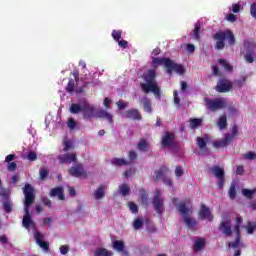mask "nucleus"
I'll use <instances>...</instances> for the list:
<instances>
[{
  "instance_id": "nucleus-1",
  "label": "nucleus",
  "mask_w": 256,
  "mask_h": 256,
  "mask_svg": "<svg viewBox=\"0 0 256 256\" xmlns=\"http://www.w3.org/2000/svg\"><path fill=\"white\" fill-rule=\"evenodd\" d=\"M24 193V216L22 220V225L25 229H29L31 225H35L33 219H31V206L35 203V188L31 184H25L23 188Z\"/></svg>"
},
{
  "instance_id": "nucleus-2",
  "label": "nucleus",
  "mask_w": 256,
  "mask_h": 256,
  "mask_svg": "<svg viewBox=\"0 0 256 256\" xmlns=\"http://www.w3.org/2000/svg\"><path fill=\"white\" fill-rule=\"evenodd\" d=\"M144 81L146 83L141 84V89L144 91V93H154L156 97L159 99L161 98V89L159 88V85L157 84V72L155 70L150 69L148 70L144 75Z\"/></svg>"
},
{
  "instance_id": "nucleus-3",
  "label": "nucleus",
  "mask_w": 256,
  "mask_h": 256,
  "mask_svg": "<svg viewBox=\"0 0 256 256\" xmlns=\"http://www.w3.org/2000/svg\"><path fill=\"white\" fill-rule=\"evenodd\" d=\"M70 113L72 115H78V113H82L83 119H93L95 117V106L89 101L84 100L83 102L79 103H72L69 108Z\"/></svg>"
},
{
  "instance_id": "nucleus-4",
  "label": "nucleus",
  "mask_w": 256,
  "mask_h": 256,
  "mask_svg": "<svg viewBox=\"0 0 256 256\" xmlns=\"http://www.w3.org/2000/svg\"><path fill=\"white\" fill-rule=\"evenodd\" d=\"M153 65H164L166 68L167 75H172L173 71L178 75H185V68L181 64H177L173 62L170 58H153L152 60Z\"/></svg>"
},
{
  "instance_id": "nucleus-5",
  "label": "nucleus",
  "mask_w": 256,
  "mask_h": 256,
  "mask_svg": "<svg viewBox=\"0 0 256 256\" xmlns=\"http://www.w3.org/2000/svg\"><path fill=\"white\" fill-rule=\"evenodd\" d=\"M213 39L216 41L214 48L218 51L225 49V40L230 46L235 45V34L231 30L218 31L213 35Z\"/></svg>"
},
{
  "instance_id": "nucleus-6",
  "label": "nucleus",
  "mask_w": 256,
  "mask_h": 256,
  "mask_svg": "<svg viewBox=\"0 0 256 256\" xmlns=\"http://www.w3.org/2000/svg\"><path fill=\"white\" fill-rule=\"evenodd\" d=\"M172 203L177 207L179 213L183 215L184 223L187 225V227H189V229H192V227H195V225H197V221L189 218V208H187V204H185V202L177 204V198H173Z\"/></svg>"
},
{
  "instance_id": "nucleus-7",
  "label": "nucleus",
  "mask_w": 256,
  "mask_h": 256,
  "mask_svg": "<svg viewBox=\"0 0 256 256\" xmlns=\"http://www.w3.org/2000/svg\"><path fill=\"white\" fill-rule=\"evenodd\" d=\"M239 134V127L234 124L232 126V134L226 133L224 135V138H222L219 141H214L213 142V147L219 148V147H227L235 137Z\"/></svg>"
},
{
  "instance_id": "nucleus-8",
  "label": "nucleus",
  "mask_w": 256,
  "mask_h": 256,
  "mask_svg": "<svg viewBox=\"0 0 256 256\" xmlns=\"http://www.w3.org/2000/svg\"><path fill=\"white\" fill-rule=\"evenodd\" d=\"M206 107L215 113V111H219L221 109H225L227 107V103L223 98H215V99H205Z\"/></svg>"
},
{
  "instance_id": "nucleus-9",
  "label": "nucleus",
  "mask_w": 256,
  "mask_h": 256,
  "mask_svg": "<svg viewBox=\"0 0 256 256\" xmlns=\"http://www.w3.org/2000/svg\"><path fill=\"white\" fill-rule=\"evenodd\" d=\"M154 210L158 215H163V209H165V200L161 196V190L156 189L154 191V197L152 199Z\"/></svg>"
},
{
  "instance_id": "nucleus-10",
  "label": "nucleus",
  "mask_w": 256,
  "mask_h": 256,
  "mask_svg": "<svg viewBox=\"0 0 256 256\" xmlns=\"http://www.w3.org/2000/svg\"><path fill=\"white\" fill-rule=\"evenodd\" d=\"M167 173H169V168L167 166H162L159 170L155 171V179L156 181H160V179H162L165 185H168V187H173V181L171 180V178L165 176L167 175Z\"/></svg>"
},
{
  "instance_id": "nucleus-11",
  "label": "nucleus",
  "mask_w": 256,
  "mask_h": 256,
  "mask_svg": "<svg viewBox=\"0 0 256 256\" xmlns=\"http://www.w3.org/2000/svg\"><path fill=\"white\" fill-rule=\"evenodd\" d=\"M231 89H233V82L225 78H220L215 86L217 93H229Z\"/></svg>"
},
{
  "instance_id": "nucleus-12",
  "label": "nucleus",
  "mask_w": 256,
  "mask_h": 256,
  "mask_svg": "<svg viewBox=\"0 0 256 256\" xmlns=\"http://www.w3.org/2000/svg\"><path fill=\"white\" fill-rule=\"evenodd\" d=\"M218 229L226 237H231V235H233L231 219L228 218V219L220 221Z\"/></svg>"
},
{
  "instance_id": "nucleus-13",
  "label": "nucleus",
  "mask_w": 256,
  "mask_h": 256,
  "mask_svg": "<svg viewBox=\"0 0 256 256\" xmlns=\"http://www.w3.org/2000/svg\"><path fill=\"white\" fill-rule=\"evenodd\" d=\"M68 173L72 177H84V179H87L88 177L87 171H85L83 164H76L68 170Z\"/></svg>"
},
{
  "instance_id": "nucleus-14",
  "label": "nucleus",
  "mask_w": 256,
  "mask_h": 256,
  "mask_svg": "<svg viewBox=\"0 0 256 256\" xmlns=\"http://www.w3.org/2000/svg\"><path fill=\"white\" fill-rule=\"evenodd\" d=\"M175 145V133L166 131L161 138V146L164 148L173 147Z\"/></svg>"
},
{
  "instance_id": "nucleus-15",
  "label": "nucleus",
  "mask_w": 256,
  "mask_h": 256,
  "mask_svg": "<svg viewBox=\"0 0 256 256\" xmlns=\"http://www.w3.org/2000/svg\"><path fill=\"white\" fill-rule=\"evenodd\" d=\"M123 118L131 119L132 121H141L143 119V116L141 115V112H139L137 108H132L124 112Z\"/></svg>"
},
{
  "instance_id": "nucleus-16",
  "label": "nucleus",
  "mask_w": 256,
  "mask_h": 256,
  "mask_svg": "<svg viewBox=\"0 0 256 256\" xmlns=\"http://www.w3.org/2000/svg\"><path fill=\"white\" fill-rule=\"evenodd\" d=\"M34 239H35L37 245H39V247H41V249H43V251L48 253L49 243H47L46 241H43V239H45V236H43V234H41V232L36 230L34 233Z\"/></svg>"
},
{
  "instance_id": "nucleus-17",
  "label": "nucleus",
  "mask_w": 256,
  "mask_h": 256,
  "mask_svg": "<svg viewBox=\"0 0 256 256\" xmlns=\"http://www.w3.org/2000/svg\"><path fill=\"white\" fill-rule=\"evenodd\" d=\"M58 159L61 165H65L66 163H75V161H77V154L75 153L63 154V155H60Z\"/></svg>"
},
{
  "instance_id": "nucleus-18",
  "label": "nucleus",
  "mask_w": 256,
  "mask_h": 256,
  "mask_svg": "<svg viewBox=\"0 0 256 256\" xmlns=\"http://www.w3.org/2000/svg\"><path fill=\"white\" fill-rule=\"evenodd\" d=\"M112 247L118 253H122V255L129 256V252L127 250H125V242L123 240L113 241Z\"/></svg>"
},
{
  "instance_id": "nucleus-19",
  "label": "nucleus",
  "mask_w": 256,
  "mask_h": 256,
  "mask_svg": "<svg viewBox=\"0 0 256 256\" xmlns=\"http://www.w3.org/2000/svg\"><path fill=\"white\" fill-rule=\"evenodd\" d=\"M207 141H209V135L204 134L202 137H196V145L200 151H209L207 148Z\"/></svg>"
},
{
  "instance_id": "nucleus-20",
  "label": "nucleus",
  "mask_w": 256,
  "mask_h": 256,
  "mask_svg": "<svg viewBox=\"0 0 256 256\" xmlns=\"http://www.w3.org/2000/svg\"><path fill=\"white\" fill-rule=\"evenodd\" d=\"M199 217L200 219H207L208 221H213V214H211V209H209V207H207L205 204L201 205Z\"/></svg>"
},
{
  "instance_id": "nucleus-21",
  "label": "nucleus",
  "mask_w": 256,
  "mask_h": 256,
  "mask_svg": "<svg viewBox=\"0 0 256 256\" xmlns=\"http://www.w3.org/2000/svg\"><path fill=\"white\" fill-rule=\"evenodd\" d=\"M140 202L143 207H149V193L143 188L138 191Z\"/></svg>"
},
{
  "instance_id": "nucleus-22",
  "label": "nucleus",
  "mask_w": 256,
  "mask_h": 256,
  "mask_svg": "<svg viewBox=\"0 0 256 256\" xmlns=\"http://www.w3.org/2000/svg\"><path fill=\"white\" fill-rule=\"evenodd\" d=\"M138 151H141L142 153H147L151 150V146L149 145V142L145 138L140 139L138 145H137Z\"/></svg>"
},
{
  "instance_id": "nucleus-23",
  "label": "nucleus",
  "mask_w": 256,
  "mask_h": 256,
  "mask_svg": "<svg viewBox=\"0 0 256 256\" xmlns=\"http://www.w3.org/2000/svg\"><path fill=\"white\" fill-rule=\"evenodd\" d=\"M51 197H58L60 201H65V195L63 194V189L61 187L52 188L50 191Z\"/></svg>"
},
{
  "instance_id": "nucleus-24",
  "label": "nucleus",
  "mask_w": 256,
  "mask_h": 256,
  "mask_svg": "<svg viewBox=\"0 0 256 256\" xmlns=\"http://www.w3.org/2000/svg\"><path fill=\"white\" fill-rule=\"evenodd\" d=\"M210 171H212L216 179H223L225 177V170L219 166H213L210 168Z\"/></svg>"
},
{
  "instance_id": "nucleus-25",
  "label": "nucleus",
  "mask_w": 256,
  "mask_h": 256,
  "mask_svg": "<svg viewBox=\"0 0 256 256\" xmlns=\"http://www.w3.org/2000/svg\"><path fill=\"white\" fill-rule=\"evenodd\" d=\"M96 115L99 119H106L109 123H113V115L106 110H99Z\"/></svg>"
},
{
  "instance_id": "nucleus-26",
  "label": "nucleus",
  "mask_w": 256,
  "mask_h": 256,
  "mask_svg": "<svg viewBox=\"0 0 256 256\" xmlns=\"http://www.w3.org/2000/svg\"><path fill=\"white\" fill-rule=\"evenodd\" d=\"M201 23H196L194 25V30L192 31V37L195 41H201Z\"/></svg>"
},
{
  "instance_id": "nucleus-27",
  "label": "nucleus",
  "mask_w": 256,
  "mask_h": 256,
  "mask_svg": "<svg viewBox=\"0 0 256 256\" xmlns=\"http://www.w3.org/2000/svg\"><path fill=\"white\" fill-rule=\"evenodd\" d=\"M105 197V185L100 184L98 189L94 192V198L96 201H99V199H103Z\"/></svg>"
},
{
  "instance_id": "nucleus-28",
  "label": "nucleus",
  "mask_w": 256,
  "mask_h": 256,
  "mask_svg": "<svg viewBox=\"0 0 256 256\" xmlns=\"http://www.w3.org/2000/svg\"><path fill=\"white\" fill-rule=\"evenodd\" d=\"M111 163L116 167H123V165H131V162L125 160V158H113Z\"/></svg>"
},
{
  "instance_id": "nucleus-29",
  "label": "nucleus",
  "mask_w": 256,
  "mask_h": 256,
  "mask_svg": "<svg viewBox=\"0 0 256 256\" xmlns=\"http://www.w3.org/2000/svg\"><path fill=\"white\" fill-rule=\"evenodd\" d=\"M241 225H243V218L241 216L236 217L234 233L235 235L241 234Z\"/></svg>"
},
{
  "instance_id": "nucleus-30",
  "label": "nucleus",
  "mask_w": 256,
  "mask_h": 256,
  "mask_svg": "<svg viewBox=\"0 0 256 256\" xmlns=\"http://www.w3.org/2000/svg\"><path fill=\"white\" fill-rule=\"evenodd\" d=\"M228 247H232V249H237V247H245L243 243H241V234H236V239L234 242L228 244Z\"/></svg>"
},
{
  "instance_id": "nucleus-31",
  "label": "nucleus",
  "mask_w": 256,
  "mask_h": 256,
  "mask_svg": "<svg viewBox=\"0 0 256 256\" xmlns=\"http://www.w3.org/2000/svg\"><path fill=\"white\" fill-rule=\"evenodd\" d=\"M217 126L221 131H223V129H227V115L224 114L219 117Z\"/></svg>"
},
{
  "instance_id": "nucleus-32",
  "label": "nucleus",
  "mask_w": 256,
  "mask_h": 256,
  "mask_svg": "<svg viewBox=\"0 0 256 256\" xmlns=\"http://www.w3.org/2000/svg\"><path fill=\"white\" fill-rule=\"evenodd\" d=\"M112 255H113V251L108 250L107 248H99L94 253V256H112Z\"/></svg>"
},
{
  "instance_id": "nucleus-33",
  "label": "nucleus",
  "mask_w": 256,
  "mask_h": 256,
  "mask_svg": "<svg viewBox=\"0 0 256 256\" xmlns=\"http://www.w3.org/2000/svg\"><path fill=\"white\" fill-rule=\"evenodd\" d=\"M218 63L224 67L225 71H228L229 73H231L233 71V66H231V64H229V62H227V60L220 58L218 60Z\"/></svg>"
},
{
  "instance_id": "nucleus-34",
  "label": "nucleus",
  "mask_w": 256,
  "mask_h": 256,
  "mask_svg": "<svg viewBox=\"0 0 256 256\" xmlns=\"http://www.w3.org/2000/svg\"><path fill=\"white\" fill-rule=\"evenodd\" d=\"M205 247V238H198L194 243V251H201Z\"/></svg>"
},
{
  "instance_id": "nucleus-35",
  "label": "nucleus",
  "mask_w": 256,
  "mask_h": 256,
  "mask_svg": "<svg viewBox=\"0 0 256 256\" xmlns=\"http://www.w3.org/2000/svg\"><path fill=\"white\" fill-rule=\"evenodd\" d=\"M203 123L201 118H191L190 119V127L191 129H199V126Z\"/></svg>"
},
{
  "instance_id": "nucleus-36",
  "label": "nucleus",
  "mask_w": 256,
  "mask_h": 256,
  "mask_svg": "<svg viewBox=\"0 0 256 256\" xmlns=\"http://www.w3.org/2000/svg\"><path fill=\"white\" fill-rule=\"evenodd\" d=\"M256 193V188L249 190L247 188L242 189V195L246 197V199H253V195Z\"/></svg>"
},
{
  "instance_id": "nucleus-37",
  "label": "nucleus",
  "mask_w": 256,
  "mask_h": 256,
  "mask_svg": "<svg viewBox=\"0 0 256 256\" xmlns=\"http://www.w3.org/2000/svg\"><path fill=\"white\" fill-rule=\"evenodd\" d=\"M119 191L123 197H127V195H129V192L131 191V188H129V185L124 183L119 186Z\"/></svg>"
},
{
  "instance_id": "nucleus-38",
  "label": "nucleus",
  "mask_w": 256,
  "mask_h": 256,
  "mask_svg": "<svg viewBox=\"0 0 256 256\" xmlns=\"http://www.w3.org/2000/svg\"><path fill=\"white\" fill-rule=\"evenodd\" d=\"M142 103H143V108H144V111L146 113H152L153 111V108L151 107V102L149 101L148 98H144L142 100Z\"/></svg>"
},
{
  "instance_id": "nucleus-39",
  "label": "nucleus",
  "mask_w": 256,
  "mask_h": 256,
  "mask_svg": "<svg viewBox=\"0 0 256 256\" xmlns=\"http://www.w3.org/2000/svg\"><path fill=\"white\" fill-rule=\"evenodd\" d=\"M3 209L5 213H11L13 211V203L11 200L3 202Z\"/></svg>"
},
{
  "instance_id": "nucleus-40",
  "label": "nucleus",
  "mask_w": 256,
  "mask_h": 256,
  "mask_svg": "<svg viewBox=\"0 0 256 256\" xmlns=\"http://www.w3.org/2000/svg\"><path fill=\"white\" fill-rule=\"evenodd\" d=\"M123 36V31L121 30H113L112 31V37L114 41L118 42L121 41V37Z\"/></svg>"
},
{
  "instance_id": "nucleus-41",
  "label": "nucleus",
  "mask_w": 256,
  "mask_h": 256,
  "mask_svg": "<svg viewBox=\"0 0 256 256\" xmlns=\"http://www.w3.org/2000/svg\"><path fill=\"white\" fill-rule=\"evenodd\" d=\"M230 199H235L237 197V188L235 187V184H231L229 192H228Z\"/></svg>"
},
{
  "instance_id": "nucleus-42",
  "label": "nucleus",
  "mask_w": 256,
  "mask_h": 256,
  "mask_svg": "<svg viewBox=\"0 0 256 256\" xmlns=\"http://www.w3.org/2000/svg\"><path fill=\"white\" fill-rule=\"evenodd\" d=\"M254 56H255V52L253 51L247 52L244 56L245 61H247L248 63H254L255 61Z\"/></svg>"
},
{
  "instance_id": "nucleus-43",
  "label": "nucleus",
  "mask_w": 256,
  "mask_h": 256,
  "mask_svg": "<svg viewBox=\"0 0 256 256\" xmlns=\"http://www.w3.org/2000/svg\"><path fill=\"white\" fill-rule=\"evenodd\" d=\"M39 175H40V180L45 181L47 177H49V170H47L46 168H41L39 171Z\"/></svg>"
},
{
  "instance_id": "nucleus-44",
  "label": "nucleus",
  "mask_w": 256,
  "mask_h": 256,
  "mask_svg": "<svg viewBox=\"0 0 256 256\" xmlns=\"http://www.w3.org/2000/svg\"><path fill=\"white\" fill-rule=\"evenodd\" d=\"M67 93H73L75 91V80L70 79L66 86Z\"/></svg>"
},
{
  "instance_id": "nucleus-45",
  "label": "nucleus",
  "mask_w": 256,
  "mask_h": 256,
  "mask_svg": "<svg viewBox=\"0 0 256 256\" xmlns=\"http://www.w3.org/2000/svg\"><path fill=\"white\" fill-rule=\"evenodd\" d=\"M128 207L131 211V213L137 214L139 213V206H137V204H135V202H128Z\"/></svg>"
},
{
  "instance_id": "nucleus-46",
  "label": "nucleus",
  "mask_w": 256,
  "mask_h": 256,
  "mask_svg": "<svg viewBox=\"0 0 256 256\" xmlns=\"http://www.w3.org/2000/svg\"><path fill=\"white\" fill-rule=\"evenodd\" d=\"M128 158H129V161L128 163H133L134 161H137V152H135L134 150H130L128 152Z\"/></svg>"
},
{
  "instance_id": "nucleus-47",
  "label": "nucleus",
  "mask_w": 256,
  "mask_h": 256,
  "mask_svg": "<svg viewBox=\"0 0 256 256\" xmlns=\"http://www.w3.org/2000/svg\"><path fill=\"white\" fill-rule=\"evenodd\" d=\"M144 223L141 218L135 219L133 223V227L135 230H139L143 227Z\"/></svg>"
},
{
  "instance_id": "nucleus-48",
  "label": "nucleus",
  "mask_w": 256,
  "mask_h": 256,
  "mask_svg": "<svg viewBox=\"0 0 256 256\" xmlns=\"http://www.w3.org/2000/svg\"><path fill=\"white\" fill-rule=\"evenodd\" d=\"M232 85H233L234 89H241V87H243V85H245V79L235 80Z\"/></svg>"
},
{
  "instance_id": "nucleus-49",
  "label": "nucleus",
  "mask_w": 256,
  "mask_h": 256,
  "mask_svg": "<svg viewBox=\"0 0 256 256\" xmlns=\"http://www.w3.org/2000/svg\"><path fill=\"white\" fill-rule=\"evenodd\" d=\"M116 105L120 111H123V109H127L129 103L119 100L118 102H116Z\"/></svg>"
},
{
  "instance_id": "nucleus-50",
  "label": "nucleus",
  "mask_w": 256,
  "mask_h": 256,
  "mask_svg": "<svg viewBox=\"0 0 256 256\" xmlns=\"http://www.w3.org/2000/svg\"><path fill=\"white\" fill-rule=\"evenodd\" d=\"M63 145H64L65 152L69 151V149H73V142H71V140H65L63 142Z\"/></svg>"
},
{
  "instance_id": "nucleus-51",
  "label": "nucleus",
  "mask_w": 256,
  "mask_h": 256,
  "mask_svg": "<svg viewBox=\"0 0 256 256\" xmlns=\"http://www.w3.org/2000/svg\"><path fill=\"white\" fill-rule=\"evenodd\" d=\"M28 161H37V153L35 151H30L27 155Z\"/></svg>"
},
{
  "instance_id": "nucleus-52",
  "label": "nucleus",
  "mask_w": 256,
  "mask_h": 256,
  "mask_svg": "<svg viewBox=\"0 0 256 256\" xmlns=\"http://www.w3.org/2000/svg\"><path fill=\"white\" fill-rule=\"evenodd\" d=\"M0 197L3 199V201H11L9 198V193H7V190H2L0 192Z\"/></svg>"
},
{
  "instance_id": "nucleus-53",
  "label": "nucleus",
  "mask_w": 256,
  "mask_h": 256,
  "mask_svg": "<svg viewBox=\"0 0 256 256\" xmlns=\"http://www.w3.org/2000/svg\"><path fill=\"white\" fill-rule=\"evenodd\" d=\"M226 20L229 21V23H235L237 21V16H235L233 13H230L226 16Z\"/></svg>"
},
{
  "instance_id": "nucleus-54",
  "label": "nucleus",
  "mask_w": 256,
  "mask_h": 256,
  "mask_svg": "<svg viewBox=\"0 0 256 256\" xmlns=\"http://www.w3.org/2000/svg\"><path fill=\"white\" fill-rule=\"evenodd\" d=\"M228 112H229L228 116L233 117V116L237 115V108H235L234 106H229Z\"/></svg>"
},
{
  "instance_id": "nucleus-55",
  "label": "nucleus",
  "mask_w": 256,
  "mask_h": 256,
  "mask_svg": "<svg viewBox=\"0 0 256 256\" xmlns=\"http://www.w3.org/2000/svg\"><path fill=\"white\" fill-rule=\"evenodd\" d=\"M173 95L175 105H180L181 99L179 98V92H177V90H174Z\"/></svg>"
},
{
  "instance_id": "nucleus-56",
  "label": "nucleus",
  "mask_w": 256,
  "mask_h": 256,
  "mask_svg": "<svg viewBox=\"0 0 256 256\" xmlns=\"http://www.w3.org/2000/svg\"><path fill=\"white\" fill-rule=\"evenodd\" d=\"M250 15L253 17V19H256V3H252L250 6Z\"/></svg>"
},
{
  "instance_id": "nucleus-57",
  "label": "nucleus",
  "mask_w": 256,
  "mask_h": 256,
  "mask_svg": "<svg viewBox=\"0 0 256 256\" xmlns=\"http://www.w3.org/2000/svg\"><path fill=\"white\" fill-rule=\"evenodd\" d=\"M183 167L181 166H176V169H175V175L176 177H183Z\"/></svg>"
},
{
  "instance_id": "nucleus-58",
  "label": "nucleus",
  "mask_w": 256,
  "mask_h": 256,
  "mask_svg": "<svg viewBox=\"0 0 256 256\" xmlns=\"http://www.w3.org/2000/svg\"><path fill=\"white\" fill-rule=\"evenodd\" d=\"M7 169H8V171H11V172L15 171V169H17V163L9 162L8 166H7Z\"/></svg>"
},
{
  "instance_id": "nucleus-59",
  "label": "nucleus",
  "mask_w": 256,
  "mask_h": 256,
  "mask_svg": "<svg viewBox=\"0 0 256 256\" xmlns=\"http://www.w3.org/2000/svg\"><path fill=\"white\" fill-rule=\"evenodd\" d=\"M60 253L62 255H67V253H69V246L67 245L60 246Z\"/></svg>"
},
{
  "instance_id": "nucleus-60",
  "label": "nucleus",
  "mask_w": 256,
  "mask_h": 256,
  "mask_svg": "<svg viewBox=\"0 0 256 256\" xmlns=\"http://www.w3.org/2000/svg\"><path fill=\"white\" fill-rule=\"evenodd\" d=\"M68 127L69 129H74L75 127H77V122H75V119L70 118L68 120Z\"/></svg>"
},
{
  "instance_id": "nucleus-61",
  "label": "nucleus",
  "mask_w": 256,
  "mask_h": 256,
  "mask_svg": "<svg viewBox=\"0 0 256 256\" xmlns=\"http://www.w3.org/2000/svg\"><path fill=\"white\" fill-rule=\"evenodd\" d=\"M42 203H43V205H45L46 207H51V205H52L51 200H50L49 198H47V197H43V198H42Z\"/></svg>"
},
{
  "instance_id": "nucleus-62",
  "label": "nucleus",
  "mask_w": 256,
  "mask_h": 256,
  "mask_svg": "<svg viewBox=\"0 0 256 256\" xmlns=\"http://www.w3.org/2000/svg\"><path fill=\"white\" fill-rule=\"evenodd\" d=\"M245 159H250V160L256 159L255 152H248V153H246L245 154Z\"/></svg>"
},
{
  "instance_id": "nucleus-63",
  "label": "nucleus",
  "mask_w": 256,
  "mask_h": 256,
  "mask_svg": "<svg viewBox=\"0 0 256 256\" xmlns=\"http://www.w3.org/2000/svg\"><path fill=\"white\" fill-rule=\"evenodd\" d=\"M232 11L233 13H239V11H241V4H233Z\"/></svg>"
},
{
  "instance_id": "nucleus-64",
  "label": "nucleus",
  "mask_w": 256,
  "mask_h": 256,
  "mask_svg": "<svg viewBox=\"0 0 256 256\" xmlns=\"http://www.w3.org/2000/svg\"><path fill=\"white\" fill-rule=\"evenodd\" d=\"M186 50L188 51V53H195V45L187 44L186 45Z\"/></svg>"
}]
</instances>
